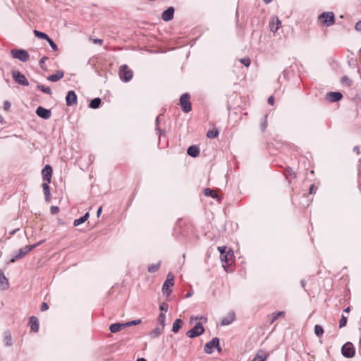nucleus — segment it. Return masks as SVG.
Returning <instances> with one entry per match:
<instances>
[{"label":"nucleus","instance_id":"obj_1","mask_svg":"<svg viewBox=\"0 0 361 361\" xmlns=\"http://www.w3.org/2000/svg\"><path fill=\"white\" fill-rule=\"evenodd\" d=\"M34 248L35 246L28 245H26L24 247L20 248L13 254V257L10 259L9 262L13 263L16 260L23 258Z\"/></svg>","mask_w":361,"mask_h":361},{"label":"nucleus","instance_id":"obj_2","mask_svg":"<svg viewBox=\"0 0 361 361\" xmlns=\"http://www.w3.org/2000/svg\"><path fill=\"white\" fill-rule=\"evenodd\" d=\"M318 18L328 27L335 23V17L333 12H323L319 16Z\"/></svg>","mask_w":361,"mask_h":361},{"label":"nucleus","instance_id":"obj_3","mask_svg":"<svg viewBox=\"0 0 361 361\" xmlns=\"http://www.w3.org/2000/svg\"><path fill=\"white\" fill-rule=\"evenodd\" d=\"M133 71L127 65H122L119 69V77L124 82L130 81L133 78Z\"/></svg>","mask_w":361,"mask_h":361},{"label":"nucleus","instance_id":"obj_4","mask_svg":"<svg viewBox=\"0 0 361 361\" xmlns=\"http://www.w3.org/2000/svg\"><path fill=\"white\" fill-rule=\"evenodd\" d=\"M11 54L14 59H18L22 62H26L30 59L29 53L24 49H12Z\"/></svg>","mask_w":361,"mask_h":361},{"label":"nucleus","instance_id":"obj_5","mask_svg":"<svg viewBox=\"0 0 361 361\" xmlns=\"http://www.w3.org/2000/svg\"><path fill=\"white\" fill-rule=\"evenodd\" d=\"M214 348H216L219 352L221 350V348L219 347V339L216 337L213 338L212 341L205 344L204 350L207 354H212Z\"/></svg>","mask_w":361,"mask_h":361},{"label":"nucleus","instance_id":"obj_6","mask_svg":"<svg viewBox=\"0 0 361 361\" xmlns=\"http://www.w3.org/2000/svg\"><path fill=\"white\" fill-rule=\"evenodd\" d=\"M204 332V329L202 324V323H197L193 328L189 330L186 335L188 337L193 338L197 336L202 335Z\"/></svg>","mask_w":361,"mask_h":361},{"label":"nucleus","instance_id":"obj_7","mask_svg":"<svg viewBox=\"0 0 361 361\" xmlns=\"http://www.w3.org/2000/svg\"><path fill=\"white\" fill-rule=\"evenodd\" d=\"M341 353L345 357L351 358L355 354V349L352 343L347 342L342 346Z\"/></svg>","mask_w":361,"mask_h":361},{"label":"nucleus","instance_id":"obj_8","mask_svg":"<svg viewBox=\"0 0 361 361\" xmlns=\"http://www.w3.org/2000/svg\"><path fill=\"white\" fill-rule=\"evenodd\" d=\"M190 94H183L180 98V105L183 112L188 113L191 110V104L190 102Z\"/></svg>","mask_w":361,"mask_h":361},{"label":"nucleus","instance_id":"obj_9","mask_svg":"<svg viewBox=\"0 0 361 361\" xmlns=\"http://www.w3.org/2000/svg\"><path fill=\"white\" fill-rule=\"evenodd\" d=\"M174 285L173 283V276L169 274L167 275L166 280L164 281L163 286H162V292L163 294L166 295L167 296L169 295V294L171 293V287H173Z\"/></svg>","mask_w":361,"mask_h":361},{"label":"nucleus","instance_id":"obj_10","mask_svg":"<svg viewBox=\"0 0 361 361\" xmlns=\"http://www.w3.org/2000/svg\"><path fill=\"white\" fill-rule=\"evenodd\" d=\"M12 76L15 81L23 86H28L29 82L25 76L18 71H12Z\"/></svg>","mask_w":361,"mask_h":361},{"label":"nucleus","instance_id":"obj_11","mask_svg":"<svg viewBox=\"0 0 361 361\" xmlns=\"http://www.w3.org/2000/svg\"><path fill=\"white\" fill-rule=\"evenodd\" d=\"M221 260L224 262L223 267H224L226 271H228L226 267L233 262V259L234 257V253L231 250H229L226 252V254L220 256Z\"/></svg>","mask_w":361,"mask_h":361},{"label":"nucleus","instance_id":"obj_12","mask_svg":"<svg viewBox=\"0 0 361 361\" xmlns=\"http://www.w3.org/2000/svg\"><path fill=\"white\" fill-rule=\"evenodd\" d=\"M36 114L44 119H49L51 116V111L42 106L37 107L36 109Z\"/></svg>","mask_w":361,"mask_h":361},{"label":"nucleus","instance_id":"obj_13","mask_svg":"<svg viewBox=\"0 0 361 361\" xmlns=\"http://www.w3.org/2000/svg\"><path fill=\"white\" fill-rule=\"evenodd\" d=\"M43 180L47 181L48 183L51 182V176H52V168L50 165H46L42 171Z\"/></svg>","mask_w":361,"mask_h":361},{"label":"nucleus","instance_id":"obj_14","mask_svg":"<svg viewBox=\"0 0 361 361\" xmlns=\"http://www.w3.org/2000/svg\"><path fill=\"white\" fill-rule=\"evenodd\" d=\"M77 102V96L74 91H68L66 97V102L67 106H72Z\"/></svg>","mask_w":361,"mask_h":361},{"label":"nucleus","instance_id":"obj_15","mask_svg":"<svg viewBox=\"0 0 361 361\" xmlns=\"http://www.w3.org/2000/svg\"><path fill=\"white\" fill-rule=\"evenodd\" d=\"M174 14L173 7H169L165 10L161 14V18L164 21H169L173 19Z\"/></svg>","mask_w":361,"mask_h":361},{"label":"nucleus","instance_id":"obj_16","mask_svg":"<svg viewBox=\"0 0 361 361\" xmlns=\"http://www.w3.org/2000/svg\"><path fill=\"white\" fill-rule=\"evenodd\" d=\"M281 25V22L279 18H273L269 23L270 30L273 32H277Z\"/></svg>","mask_w":361,"mask_h":361},{"label":"nucleus","instance_id":"obj_17","mask_svg":"<svg viewBox=\"0 0 361 361\" xmlns=\"http://www.w3.org/2000/svg\"><path fill=\"white\" fill-rule=\"evenodd\" d=\"M235 319V313L233 312H230L228 314L222 318L221 320V324L222 326H227L231 324Z\"/></svg>","mask_w":361,"mask_h":361},{"label":"nucleus","instance_id":"obj_18","mask_svg":"<svg viewBox=\"0 0 361 361\" xmlns=\"http://www.w3.org/2000/svg\"><path fill=\"white\" fill-rule=\"evenodd\" d=\"M9 287V283L2 270H0V289L6 290Z\"/></svg>","mask_w":361,"mask_h":361},{"label":"nucleus","instance_id":"obj_19","mask_svg":"<svg viewBox=\"0 0 361 361\" xmlns=\"http://www.w3.org/2000/svg\"><path fill=\"white\" fill-rule=\"evenodd\" d=\"M343 97V95L339 92H331L327 94V98L331 102L339 101Z\"/></svg>","mask_w":361,"mask_h":361},{"label":"nucleus","instance_id":"obj_20","mask_svg":"<svg viewBox=\"0 0 361 361\" xmlns=\"http://www.w3.org/2000/svg\"><path fill=\"white\" fill-rule=\"evenodd\" d=\"M30 326L34 332H38L39 331V322L37 317L32 316L30 318L29 322Z\"/></svg>","mask_w":361,"mask_h":361},{"label":"nucleus","instance_id":"obj_21","mask_svg":"<svg viewBox=\"0 0 361 361\" xmlns=\"http://www.w3.org/2000/svg\"><path fill=\"white\" fill-rule=\"evenodd\" d=\"M63 77V72L57 71L56 73L50 75L47 77V80L51 82H57Z\"/></svg>","mask_w":361,"mask_h":361},{"label":"nucleus","instance_id":"obj_22","mask_svg":"<svg viewBox=\"0 0 361 361\" xmlns=\"http://www.w3.org/2000/svg\"><path fill=\"white\" fill-rule=\"evenodd\" d=\"M49 183H48L47 181L42 183V188L45 195L46 202H50L51 200L50 188L49 186Z\"/></svg>","mask_w":361,"mask_h":361},{"label":"nucleus","instance_id":"obj_23","mask_svg":"<svg viewBox=\"0 0 361 361\" xmlns=\"http://www.w3.org/2000/svg\"><path fill=\"white\" fill-rule=\"evenodd\" d=\"M187 153L192 157H197L200 154V149L197 146L192 145L188 148Z\"/></svg>","mask_w":361,"mask_h":361},{"label":"nucleus","instance_id":"obj_24","mask_svg":"<svg viewBox=\"0 0 361 361\" xmlns=\"http://www.w3.org/2000/svg\"><path fill=\"white\" fill-rule=\"evenodd\" d=\"M164 328L163 326H158V327H156L154 329H153L150 333H149V336L152 338H158L163 332V330H164Z\"/></svg>","mask_w":361,"mask_h":361},{"label":"nucleus","instance_id":"obj_25","mask_svg":"<svg viewBox=\"0 0 361 361\" xmlns=\"http://www.w3.org/2000/svg\"><path fill=\"white\" fill-rule=\"evenodd\" d=\"M268 355H269L267 353L262 351H259L257 353V355L252 360V361H265L268 357Z\"/></svg>","mask_w":361,"mask_h":361},{"label":"nucleus","instance_id":"obj_26","mask_svg":"<svg viewBox=\"0 0 361 361\" xmlns=\"http://www.w3.org/2000/svg\"><path fill=\"white\" fill-rule=\"evenodd\" d=\"M89 216H90L89 212L85 213L83 216L74 220L73 226H78L79 225L83 224L84 222H85L87 220Z\"/></svg>","mask_w":361,"mask_h":361},{"label":"nucleus","instance_id":"obj_27","mask_svg":"<svg viewBox=\"0 0 361 361\" xmlns=\"http://www.w3.org/2000/svg\"><path fill=\"white\" fill-rule=\"evenodd\" d=\"M123 327H126L124 326V324L115 323L110 325L109 330L111 331V333H116L121 331V329Z\"/></svg>","mask_w":361,"mask_h":361},{"label":"nucleus","instance_id":"obj_28","mask_svg":"<svg viewBox=\"0 0 361 361\" xmlns=\"http://www.w3.org/2000/svg\"><path fill=\"white\" fill-rule=\"evenodd\" d=\"M4 341L6 346L9 347L12 345V337L9 331L4 332Z\"/></svg>","mask_w":361,"mask_h":361},{"label":"nucleus","instance_id":"obj_29","mask_svg":"<svg viewBox=\"0 0 361 361\" xmlns=\"http://www.w3.org/2000/svg\"><path fill=\"white\" fill-rule=\"evenodd\" d=\"M183 324V321L180 319H176L173 324L172 331L174 333H178Z\"/></svg>","mask_w":361,"mask_h":361},{"label":"nucleus","instance_id":"obj_30","mask_svg":"<svg viewBox=\"0 0 361 361\" xmlns=\"http://www.w3.org/2000/svg\"><path fill=\"white\" fill-rule=\"evenodd\" d=\"M100 104L101 99L99 97H97L91 100L89 106L92 109H97L99 106Z\"/></svg>","mask_w":361,"mask_h":361},{"label":"nucleus","instance_id":"obj_31","mask_svg":"<svg viewBox=\"0 0 361 361\" xmlns=\"http://www.w3.org/2000/svg\"><path fill=\"white\" fill-rule=\"evenodd\" d=\"M161 262H158L157 264H149L148 267V271L150 273L156 272L160 267Z\"/></svg>","mask_w":361,"mask_h":361},{"label":"nucleus","instance_id":"obj_32","mask_svg":"<svg viewBox=\"0 0 361 361\" xmlns=\"http://www.w3.org/2000/svg\"><path fill=\"white\" fill-rule=\"evenodd\" d=\"M284 315H285V312L283 311L273 313L271 314V319L270 320V323H271V324L274 323L279 317L284 316Z\"/></svg>","mask_w":361,"mask_h":361},{"label":"nucleus","instance_id":"obj_33","mask_svg":"<svg viewBox=\"0 0 361 361\" xmlns=\"http://www.w3.org/2000/svg\"><path fill=\"white\" fill-rule=\"evenodd\" d=\"M33 32H34V35L37 37H39V38H41V39H46L47 40L49 37L46 33L40 32V31H38L37 30H35L33 31Z\"/></svg>","mask_w":361,"mask_h":361},{"label":"nucleus","instance_id":"obj_34","mask_svg":"<svg viewBox=\"0 0 361 361\" xmlns=\"http://www.w3.org/2000/svg\"><path fill=\"white\" fill-rule=\"evenodd\" d=\"M204 193L206 196H210L213 198L217 197L216 192L209 188H206L204 191Z\"/></svg>","mask_w":361,"mask_h":361},{"label":"nucleus","instance_id":"obj_35","mask_svg":"<svg viewBox=\"0 0 361 361\" xmlns=\"http://www.w3.org/2000/svg\"><path fill=\"white\" fill-rule=\"evenodd\" d=\"M37 88L40 91L46 93V94H48L49 95H51L52 94V92H51V89L49 87H45V86H44L42 85H37Z\"/></svg>","mask_w":361,"mask_h":361},{"label":"nucleus","instance_id":"obj_36","mask_svg":"<svg viewBox=\"0 0 361 361\" xmlns=\"http://www.w3.org/2000/svg\"><path fill=\"white\" fill-rule=\"evenodd\" d=\"M218 135L219 131L216 129L209 130L207 133V136L209 138H215L218 136Z\"/></svg>","mask_w":361,"mask_h":361},{"label":"nucleus","instance_id":"obj_37","mask_svg":"<svg viewBox=\"0 0 361 361\" xmlns=\"http://www.w3.org/2000/svg\"><path fill=\"white\" fill-rule=\"evenodd\" d=\"M165 320H166V315H165V314L163 313V312H161L159 314V317H158V322L160 324L161 326L164 327V326H165Z\"/></svg>","mask_w":361,"mask_h":361},{"label":"nucleus","instance_id":"obj_38","mask_svg":"<svg viewBox=\"0 0 361 361\" xmlns=\"http://www.w3.org/2000/svg\"><path fill=\"white\" fill-rule=\"evenodd\" d=\"M324 333V330H323V328L322 327V326L320 325H315L314 326V334L317 336H320L323 334Z\"/></svg>","mask_w":361,"mask_h":361},{"label":"nucleus","instance_id":"obj_39","mask_svg":"<svg viewBox=\"0 0 361 361\" xmlns=\"http://www.w3.org/2000/svg\"><path fill=\"white\" fill-rule=\"evenodd\" d=\"M267 126V116H265L261 121L260 128L262 132L265 131Z\"/></svg>","mask_w":361,"mask_h":361},{"label":"nucleus","instance_id":"obj_40","mask_svg":"<svg viewBox=\"0 0 361 361\" xmlns=\"http://www.w3.org/2000/svg\"><path fill=\"white\" fill-rule=\"evenodd\" d=\"M239 61L246 67H248L250 65V59L248 57L240 59Z\"/></svg>","mask_w":361,"mask_h":361},{"label":"nucleus","instance_id":"obj_41","mask_svg":"<svg viewBox=\"0 0 361 361\" xmlns=\"http://www.w3.org/2000/svg\"><path fill=\"white\" fill-rule=\"evenodd\" d=\"M47 41L48 42L50 47H51V49L54 51H56L58 49V47H57L56 44L54 43V42L50 37H49V39H47Z\"/></svg>","mask_w":361,"mask_h":361},{"label":"nucleus","instance_id":"obj_42","mask_svg":"<svg viewBox=\"0 0 361 361\" xmlns=\"http://www.w3.org/2000/svg\"><path fill=\"white\" fill-rule=\"evenodd\" d=\"M141 322V319L133 320L126 323H124L125 326H130L131 325H137Z\"/></svg>","mask_w":361,"mask_h":361},{"label":"nucleus","instance_id":"obj_43","mask_svg":"<svg viewBox=\"0 0 361 361\" xmlns=\"http://www.w3.org/2000/svg\"><path fill=\"white\" fill-rule=\"evenodd\" d=\"M346 323H347V318L345 316L342 315V317L340 319V322H339V327L340 328L344 327L346 325Z\"/></svg>","mask_w":361,"mask_h":361},{"label":"nucleus","instance_id":"obj_44","mask_svg":"<svg viewBox=\"0 0 361 361\" xmlns=\"http://www.w3.org/2000/svg\"><path fill=\"white\" fill-rule=\"evenodd\" d=\"M159 308L160 310L162 311V312H166L169 310V305L168 303L166 302H162L160 305H159Z\"/></svg>","mask_w":361,"mask_h":361},{"label":"nucleus","instance_id":"obj_45","mask_svg":"<svg viewBox=\"0 0 361 361\" xmlns=\"http://www.w3.org/2000/svg\"><path fill=\"white\" fill-rule=\"evenodd\" d=\"M3 108L6 111H8L11 108V103L7 100L4 101Z\"/></svg>","mask_w":361,"mask_h":361},{"label":"nucleus","instance_id":"obj_46","mask_svg":"<svg viewBox=\"0 0 361 361\" xmlns=\"http://www.w3.org/2000/svg\"><path fill=\"white\" fill-rule=\"evenodd\" d=\"M59 212V208L57 206H51L50 208V212L51 214H56Z\"/></svg>","mask_w":361,"mask_h":361},{"label":"nucleus","instance_id":"obj_47","mask_svg":"<svg viewBox=\"0 0 361 361\" xmlns=\"http://www.w3.org/2000/svg\"><path fill=\"white\" fill-rule=\"evenodd\" d=\"M226 247L225 246L218 247V250L219 251L221 256L226 254L227 251H226Z\"/></svg>","mask_w":361,"mask_h":361},{"label":"nucleus","instance_id":"obj_48","mask_svg":"<svg viewBox=\"0 0 361 361\" xmlns=\"http://www.w3.org/2000/svg\"><path fill=\"white\" fill-rule=\"evenodd\" d=\"M49 308L48 305L46 302H43L41 306V311L44 312L47 310Z\"/></svg>","mask_w":361,"mask_h":361},{"label":"nucleus","instance_id":"obj_49","mask_svg":"<svg viewBox=\"0 0 361 361\" xmlns=\"http://www.w3.org/2000/svg\"><path fill=\"white\" fill-rule=\"evenodd\" d=\"M355 28L356 30L357 31H361V20L358 21L355 26Z\"/></svg>","mask_w":361,"mask_h":361},{"label":"nucleus","instance_id":"obj_50","mask_svg":"<svg viewBox=\"0 0 361 361\" xmlns=\"http://www.w3.org/2000/svg\"><path fill=\"white\" fill-rule=\"evenodd\" d=\"M274 102V99L273 96L269 97V99H268V103L270 105H273Z\"/></svg>","mask_w":361,"mask_h":361},{"label":"nucleus","instance_id":"obj_51","mask_svg":"<svg viewBox=\"0 0 361 361\" xmlns=\"http://www.w3.org/2000/svg\"><path fill=\"white\" fill-rule=\"evenodd\" d=\"M93 42L94 44H102V42H103V40L102 39H93Z\"/></svg>","mask_w":361,"mask_h":361},{"label":"nucleus","instance_id":"obj_52","mask_svg":"<svg viewBox=\"0 0 361 361\" xmlns=\"http://www.w3.org/2000/svg\"><path fill=\"white\" fill-rule=\"evenodd\" d=\"M193 295V291L192 290H190L187 293V294L185 295V297L186 298H190L192 295Z\"/></svg>","mask_w":361,"mask_h":361},{"label":"nucleus","instance_id":"obj_53","mask_svg":"<svg viewBox=\"0 0 361 361\" xmlns=\"http://www.w3.org/2000/svg\"><path fill=\"white\" fill-rule=\"evenodd\" d=\"M44 242V240H41L35 244H33V245H31L30 246H35V248L37 247V246H39V245H41L42 243Z\"/></svg>","mask_w":361,"mask_h":361},{"label":"nucleus","instance_id":"obj_54","mask_svg":"<svg viewBox=\"0 0 361 361\" xmlns=\"http://www.w3.org/2000/svg\"><path fill=\"white\" fill-rule=\"evenodd\" d=\"M102 211V207H99V209H97V216L98 217L99 216V215H100V214H101Z\"/></svg>","mask_w":361,"mask_h":361},{"label":"nucleus","instance_id":"obj_55","mask_svg":"<svg viewBox=\"0 0 361 361\" xmlns=\"http://www.w3.org/2000/svg\"><path fill=\"white\" fill-rule=\"evenodd\" d=\"M314 188V185L312 184L311 186L310 187L309 193L312 194L313 192Z\"/></svg>","mask_w":361,"mask_h":361},{"label":"nucleus","instance_id":"obj_56","mask_svg":"<svg viewBox=\"0 0 361 361\" xmlns=\"http://www.w3.org/2000/svg\"><path fill=\"white\" fill-rule=\"evenodd\" d=\"M353 151L355 152L356 153L359 154V152H360L359 147L357 146H355L353 147Z\"/></svg>","mask_w":361,"mask_h":361},{"label":"nucleus","instance_id":"obj_57","mask_svg":"<svg viewBox=\"0 0 361 361\" xmlns=\"http://www.w3.org/2000/svg\"><path fill=\"white\" fill-rule=\"evenodd\" d=\"M18 230H19V228L13 230L12 231L10 232V235H14Z\"/></svg>","mask_w":361,"mask_h":361},{"label":"nucleus","instance_id":"obj_58","mask_svg":"<svg viewBox=\"0 0 361 361\" xmlns=\"http://www.w3.org/2000/svg\"><path fill=\"white\" fill-rule=\"evenodd\" d=\"M47 59V57H43L40 59L39 61V63L42 65V63H44L45 60Z\"/></svg>","mask_w":361,"mask_h":361},{"label":"nucleus","instance_id":"obj_59","mask_svg":"<svg viewBox=\"0 0 361 361\" xmlns=\"http://www.w3.org/2000/svg\"><path fill=\"white\" fill-rule=\"evenodd\" d=\"M136 361H147V360L143 357H141V358H138Z\"/></svg>","mask_w":361,"mask_h":361},{"label":"nucleus","instance_id":"obj_60","mask_svg":"<svg viewBox=\"0 0 361 361\" xmlns=\"http://www.w3.org/2000/svg\"><path fill=\"white\" fill-rule=\"evenodd\" d=\"M272 0H263V1L265 3V4H269L271 2Z\"/></svg>","mask_w":361,"mask_h":361},{"label":"nucleus","instance_id":"obj_61","mask_svg":"<svg viewBox=\"0 0 361 361\" xmlns=\"http://www.w3.org/2000/svg\"><path fill=\"white\" fill-rule=\"evenodd\" d=\"M344 311H345V312H348L350 311V307H346V308L344 310Z\"/></svg>","mask_w":361,"mask_h":361},{"label":"nucleus","instance_id":"obj_62","mask_svg":"<svg viewBox=\"0 0 361 361\" xmlns=\"http://www.w3.org/2000/svg\"><path fill=\"white\" fill-rule=\"evenodd\" d=\"M0 122H1V123H4V118H3L2 116H1V115H0Z\"/></svg>","mask_w":361,"mask_h":361},{"label":"nucleus","instance_id":"obj_63","mask_svg":"<svg viewBox=\"0 0 361 361\" xmlns=\"http://www.w3.org/2000/svg\"><path fill=\"white\" fill-rule=\"evenodd\" d=\"M157 123L159 122V117L158 116L156 120Z\"/></svg>","mask_w":361,"mask_h":361},{"label":"nucleus","instance_id":"obj_64","mask_svg":"<svg viewBox=\"0 0 361 361\" xmlns=\"http://www.w3.org/2000/svg\"><path fill=\"white\" fill-rule=\"evenodd\" d=\"M343 80H345V82H347L348 79L346 78H343Z\"/></svg>","mask_w":361,"mask_h":361}]
</instances>
